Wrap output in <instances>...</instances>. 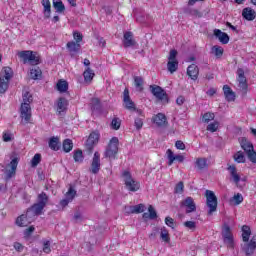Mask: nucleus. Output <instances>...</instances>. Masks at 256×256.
Returning a JSON list of instances; mask_svg holds the SVG:
<instances>
[{
    "label": "nucleus",
    "instance_id": "33",
    "mask_svg": "<svg viewBox=\"0 0 256 256\" xmlns=\"http://www.w3.org/2000/svg\"><path fill=\"white\" fill-rule=\"evenodd\" d=\"M53 7L56 13H65V4L61 0H53Z\"/></svg>",
    "mask_w": 256,
    "mask_h": 256
},
{
    "label": "nucleus",
    "instance_id": "43",
    "mask_svg": "<svg viewBox=\"0 0 256 256\" xmlns=\"http://www.w3.org/2000/svg\"><path fill=\"white\" fill-rule=\"evenodd\" d=\"M143 83H144L143 77L141 76L134 77V85L137 91H143Z\"/></svg>",
    "mask_w": 256,
    "mask_h": 256
},
{
    "label": "nucleus",
    "instance_id": "1",
    "mask_svg": "<svg viewBox=\"0 0 256 256\" xmlns=\"http://www.w3.org/2000/svg\"><path fill=\"white\" fill-rule=\"evenodd\" d=\"M13 77V69L4 67L0 76V93H5L9 89V81Z\"/></svg>",
    "mask_w": 256,
    "mask_h": 256
},
{
    "label": "nucleus",
    "instance_id": "53",
    "mask_svg": "<svg viewBox=\"0 0 256 256\" xmlns=\"http://www.w3.org/2000/svg\"><path fill=\"white\" fill-rule=\"evenodd\" d=\"M149 212V219H157V211H155V208H153L151 205L148 207Z\"/></svg>",
    "mask_w": 256,
    "mask_h": 256
},
{
    "label": "nucleus",
    "instance_id": "32",
    "mask_svg": "<svg viewBox=\"0 0 256 256\" xmlns=\"http://www.w3.org/2000/svg\"><path fill=\"white\" fill-rule=\"evenodd\" d=\"M249 237H251V228L247 225L242 226V239L244 243L249 242Z\"/></svg>",
    "mask_w": 256,
    "mask_h": 256
},
{
    "label": "nucleus",
    "instance_id": "19",
    "mask_svg": "<svg viewBox=\"0 0 256 256\" xmlns=\"http://www.w3.org/2000/svg\"><path fill=\"white\" fill-rule=\"evenodd\" d=\"M137 42L133 39V32H126L124 34L123 45L124 47H135Z\"/></svg>",
    "mask_w": 256,
    "mask_h": 256
},
{
    "label": "nucleus",
    "instance_id": "12",
    "mask_svg": "<svg viewBox=\"0 0 256 256\" xmlns=\"http://www.w3.org/2000/svg\"><path fill=\"white\" fill-rule=\"evenodd\" d=\"M181 207L186 208V213H195L197 211V205L195 204V200L192 197H187L180 203Z\"/></svg>",
    "mask_w": 256,
    "mask_h": 256
},
{
    "label": "nucleus",
    "instance_id": "23",
    "mask_svg": "<svg viewBox=\"0 0 256 256\" xmlns=\"http://www.w3.org/2000/svg\"><path fill=\"white\" fill-rule=\"evenodd\" d=\"M48 145L52 151H59L61 149V142L59 141V137H51L49 139Z\"/></svg>",
    "mask_w": 256,
    "mask_h": 256
},
{
    "label": "nucleus",
    "instance_id": "54",
    "mask_svg": "<svg viewBox=\"0 0 256 256\" xmlns=\"http://www.w3.org/2000/svg\"><path fill=\"white\" fill-rule=\"evenodd\" d=\"M184 227H187V229H190L191 231H195L197 224L193 221H186L184 222Z\"/></svg>",
    "mask_w": 256,
    "mask_h": 256
},
{
    "label": "nucleus",
    "instance_id": "11",
    "mask_svg": "<svg viewBox=\"0 0 256 256\" xmlns=\"http://www.w3.org/2000/svg\"><path fill=\"white\" fill-rule=\"evenodd\" d=\"M237 75H238L237 81L239 83L238 85L239 88L241 89L242 92L247 93V88H248L247 78L245 77V71L243 70V68H239L237 70Z\"/></svg>",
    "mask_w": 256,
    "mask_h": 256
},
{
    "label": "nucleus",
    "instance_id": "21",
    "mask_svg": "<svg viewBox=\"0 0 256 256\" xmlns=\"http://www.w3.org/2000/svg\"><path fill=\"white\" fill-rule=\"evenodd\" d=\"M242 17L246 19V21H255L256 12L252 8H244L242 10Z\"/></svg>",
    "mask_w": 256,
    "mask_h": 256
},
{
    "label": "nucleus",
    "instance_id": "51",
    "mask_svg": "<svg viewBox=\"0 0 256 256\" xmlns=\"http://www.w3.org/2000/svg\"><path fill=\"white\" fill-rule=\"evenodd\" d=\"M41 163V154H35L31 160V167H37Z\"/></svg>",
    "mask_w": 256,
    "mask_h": 256
},
{
    "label": "nucleus",
    "instance_id": "26",
    "mask_svg": "<svg viewBox=\"0 0 256 256\" xmlns=\"http://www.w3.org/2000/svg\"><path fill=\"white\" fill-rule=\"evenodd\" d=\"M223 91L227 101H235V92L231 90V87H229V85H224Z\"/></svg>",
    "mask_w": 256,
    "mask_h": 256
},
{
    "label": "nucleus",
    "instance_id": "29",
    "mask_svg": "<svg viewBox=\"0 0 256 256\" xmlns=\"http://www.w3.org/2000/svg\"><path fill=\"white\" fill-rule=\"evenodd\" d=\"M195 167H197L199 171L207 169V167H209V165L207 164V158H197L195 162Z\"/></svg>",
    "mask_w": 256,
    "mask_h": 256
},
{
    "label": "nucleus",
    "instance_id": "57",
    "mask_svg": "<svg viewBox=\"0 0 256 256\" xmlns=\"http://www.w3.org/2000/svg\"><path fill=\"white\" fill-rule=\"evenodd\" d=\"M165 224L168 226V227H171V229H175V220L171 217H166L165 218Z\"/></svg>",
    "mask_w": 256,
    "mask_h": 256
},
{
    "label": "nucleus",
    "instance_id": "60",
    "mask_svg": "<svg viewBox=\"0 0 256 256\" xmlns=\"http://www.w3.org/2000/svg\"><path fill=\"white\" fill-rule=\"evenodd\" d=\"M247 157H248L249 161H251V163H256V152H255V150L250 151L247 154Z\"/></svg>",
    "mask_w": 256,
    "mask_h": 256
},
{
    "label": "nucleus",
    "instance_id": "40",
    "mask_svg": "<svg viewBox=\"0 0 256 256\" xmlns=\"http://www.w3.org/2000/svg\"><path fill=\"white\" fill-rule=\"evenodd\" d=\"M56 87L60 93H65L69 89V84L65 80H59Z\"/></svg>",
    "mask_w": 256,
    "mask_h": 256
},
{
    "label": "nucleus",
    "instance_id": "50",
    "mask_svg": "<svg viewBox=\"0 0 256 256\" xmlns=\"http://www.w3.org/2000/svg\"><path fill=\"white\" fill-rule=\"evenodd\" d=\"M212 53H214V55L216 57H222L223 56V48L221 46H213L212 47Z\"/></svg>",
    "mask_w": 256,
    "mask_h": 256
},
{
    "label": "nucleus",
    "instance_id": "4",
    "mask_svg": "<svg viewBox=\"0 0 256 256\" xmlns=\"http://www.w3.org/2000/svg\"><path fill=\"white\" fill-rule=\"evenodd\" d=\"M122 177L124 178V183L128 191H132L133 193H135V191H139L141 184L133 179L131 172L124 171Z\"/></svg>",
    "mask_w": 256,
    "mask_h": 256
},
{
    "label": "nucleus",
    "instance_id": "46",
    "mask_svg": "<svg viewBox=\"0 0 256 256\" xmlns=\"http://www.w3.org/2000/svg\"><path fill=\"white\" fill-rule=\"evenodd\" d=\"M230 203L232 205H241V203H243V195H241V193L234 195V197L230 199Z\"/></svg>",
    "mask_w": 256,
    "mask_h": 256
},
{
    "label": "nucleus",
    "instance_id": "52",
    "mask_svg": "<svg viewBox=\"0 0 256 256\" xmlns=\"http://www.w3.org/2000/svg\"><path fill=\"white\" fill-rule=\"evenodd\" d=\"M213 119H215V114L210 112L205 113L202 118L204 123H209V121H213Z\"/></svg>",
    "mask_w": 256,
    "mask_h": 256
},
{
    "label": "nucleus",
    "instance_id": "62",
    "mask_svg": "<svg viewBox=\"0 0 256 256\" xmlns=\"http://www.w3.org/2000/svg\"><path fill=\"white\" fill-rule=\"evenodd\" d=\"M73 37H74L76 43H81L83 41V35L79 32H74Z\"/></svg>",
    "mask_w": 256,
    "mask_h": 256
},
{
    "label": "nucleus",
    "instance_id": "31",
    "mask_svg": "<svg viewBox=\"0 0 256 256\" xmlns=\"http://www.w3.org/2000/svg\"><path fill=\"white\" fill-rule=\"evenodd\" d=\"M160 239L164 243H170L171 242V237L169 236V230H167L166 227H162L160 229Z\"/></svg>",
    "mask_w": 256,
    "mask_h": 256
},
{
    "label": "nucleus",
    "instance_id": "27",
    "mask_svg": "<svg viewBox=\"0 0 256 256\" xmlns=\"http://www.w3.org/2000/svg\"><path fill=\"white\" fill-rule=\"evenodd\" d=\"M37 203L39 205L47 207V203H49V196L47 195V193L41 192L40 194H38Z\"/></svg>",
    "mask_w": 256,
    "mask_h": 256
},
{
    "label": "nucleus",
    "instance_id": "14",
    "mask_svg": "<svg viewBox=\"0 0 256 256\" xmlns=\"http://www.w3.org/2000/svg\"><path fill=\"white\" fill-rule=\"evenodd\" d=\"M43 209H45V206L35 203L31 208H28L26 212L27 217H37L43 213Z\"/></svg>",
    "mask_w": 256,
    "mask_h": 256
},
{
    "label": "nucleus",
    "instance_id": "13",
    "mask_svg": "<svg viewBox=\"0 0 256 256\" xmlns=\"http://www.w3.org/2000/svg\"><path fill=\"white\" fill-rule=\"evenodd\" d=\"M101 170V155L99 152L94 153V157L92 159L90 172L93 173V175H97L99 171Z\"/></svg>",
    "mask_w": 256,
    "mask_h": 256
},
{
    "label": "nucleus",
    "instance_id": "59",
    "mask_svg": "<svg viewBox=\"0 0 256 256\" xmlns=\"http://www.w3.org/2000/svg\"><path fill=\"white\" fill-rule=\"evenodd\" d=\"M43 252L44 253H51V242H49V240L44 241Z\"/></svg>",
    "mask_w": 256,
    "mask_h": 256
},
{
    "label": "nucleus",
    "instance_id": "37",
    "mask_svg": "<svg viewBox=\"0 0 256 256\" xmlns=\"http://www.w3.org/2000/svg\"><path fill=\"white\" fill-rule=\"evenodd\" d=\"M67 109V99L65 98H59L57 103V111L59 114L63 113Z\"/></svg>",
    "mask_w": 256,
    "mask_h": 256
},
{
    "label": "nucleus",
    "instance_id": "55",
    "mask_svg": "<svg viewBox=\"0 0 256 256\" xmlns=\"http://www.w3.org/2000/svg\"><path fill=\"white\" fill-rule=\"evenodd\" d=\"M217 129H219V123H217V122L210 123L207 126V131H211V133H215V131H217Z\"/></svg>",
    "mask_w": 256,
    "mask_h": 256
},
{
    "label": "nucleus",
    "instance_id": "15",
    "mask_svg": "<svg viewBox=\"0 0 256 256\" xmlns=\"http://www.w3.org/2000/svg\"><path fill=\"white\" fill-rule=\"evenodd\" d=\"M75 195H77V191L73 189V186H70L66 192V198L60 201L61 207H67L75 199Z\"/></svg>",
    "mask_w": 256,
    "mask_h": 256
},
{
    "label": "nucleus",
    "instance_id": "20",
    "mask_svg": "<svg viewBox=\"0 0 256 256\" xmlns=\"http://www.w3.org/2000/svg\"><path fill=\"white\" fill-rule=\"evenodd\" d=\"M187 75H189L192 81H197L199 77V67L195 64H191L187 68Z\"/></svg>",
    "mask_w": 256,
    "mask_h": 256
},
{
    "label": "nucleus",
    "instance_id": "9",
    "mask_svg": "<svg viewBox=\"0 0 256 256\" xmlns=\"http://www.w3.org/2000/svg\"><path fill=\"white\" fill-rule=\"evenodd\" d=\"M222 237L227 247L233 248V233H231V227L225 224L222 229Z\"/></svg>",
    "mask_w": 256,
    "mask_h": 256
},
{
    "label": "nucleus",
    "instance_id": "3",
    "mask_svg": "<svg viewBox=\"0 0 256 256\" xmlns=\"http://www.w3.org/2000/svg\"><path fill=\"white\" fill-rule=\"evenodd\" d=\"M119 152V138L113 137L104 153V157H107L110 159V161H113V159H116L117 153Z\"/></svg>",
    "mask_w": 256,
    "mask_h": 256
},
{
    "label": "nucleus",
    "instance_id": "25",
    "mask_svg": "<svg viewBox=\"0 0 256 256\" xmlns=\"http://www.w3.org/2000/svg\"><path fill=\"white\" fill-rule=\"evenodd\" d=\"M228 171L230 173V177L231 179L237 184L239 183V181H241V176H239V174L237 173V168L235 167V165H230L228 167Z\"/></svg>",
    "mask_w": 256,
    "mask_h": 256
},
{
    "label": "nucleus",
    "instance_id": "39",
    "mask_svg": "<svg viewBox=\"0 0 256 256\" xmlns=\"http://www.w3.org/2000/svg\"><path fill=\"white\" fill-rule=\"evenodd\" d=\"M27 219H31L27 214L19 216L16 219V225H18V227H27Z\"/></svg>",
    "mask_w": 256,
    "mask_h": 256
},
{
    "label": "nucleus",
    "instance_id": "8",
    "mask_svg": "<svg viewBox=\"0 0 256 256\" xmlns=\"http://www.w3.org/2000/svg\"><path fill=\"white\" fill-rule=\"evenodd\" d=\"M20 117L22 119V123H24L25 125H27V123L31 122V117H32L31 105L26 104V103L21 104Z\"/></svg>",
    "mask_w": 256,
    "mask_h": 256
},
{
    "label": "nucleus",
    "instance_id": "22",
    "mask_svg": "<svg viewBox=\"0 0 256 256\" xmlns=\"http://www.w3.org/2000/svg\"><path fill=\"white\" fill-rule=\"evenodd\" d=\"M154 123L157 125V127H166L167 125V116L163 113H158L154 119Z\"/></svg>",
    "mask_w": 256,
    "mask_h": 256
},
{
    "label": "nucleus",
    "instance_id": "64",
    "mask_svg": "<svg viewBox=\"0 0 256 256\" xmlns=\"http://www.w3.org/2000/svg\"><path fill=\"white\" fill-rule=\"evenodd\" d=\"M184 187L183 182H179L175 187V193H181Z\"/></svg>",
    "mask_w": 256,
    "mask_h": 256
},
{
    "label": "nucleus",
    "instance_id": "28",
    "mask_svg": "<svg viewBox=\"0 0 256 256\" xmlns=\"http://www.w3.org/2000/svg\"><path fill=\"white\" fill-rule=\"evenodd\" d=\"M66 47L70 53H78L79 49H81V44L71 41L66 44Z\"/></svg>",
    "mask_w": 256,
    "mask_h": 256
},
{
    "label": "nucleus",
    "instance_id": "48",
    "mask_svg": "<svg viewBox=\"0 0 256 256\" xmlns=\"http://www.w3.org/2000/svg\"><path fill=\"white\" fill-rule=\"evenodd\" d=\"M111 128L115 131H119V129L121 128V119L114 118L111 122Z\"/></svg>",
    "mask_w": 256,
    "mask_h": 256
},
{
    "label": "nucleus",
    "instance_id": "2",
    "mask_svg": "<svg viewBox=\"0 0 256 256\" xmlns=\"http://www.w3.org/2000/svg\"><path fill=\"white\" fill-rule=\"evenodd\" d=\"M18 57L23 61L24 65L29 63V65H39V56H37V52H33L31 50H24L18 52Z\"/></svg>",
    "mask_w": 256,
    "mask_h": 256
},
{
    "label": "nucleus",
    "instance_id": "44",
    "mask_svg": "<svg viewBox=\"0 0 256 256\" xmlns=\"http://www.w3.org/2000/svg\"><path fill=\"white\" fill-rule=\"evenodd\" d=\"M90 105L92 111H101V101L98 98H92Z\"/></svg>",
    "mask_w": 256,
    "mask_h": 256
},
{
    "label": "nucleus",
    "instance_id": "34",
    "mask_svg": "<svg viewBox=\"0 0 256 256\" xmlns=\"http://www.w3.org/2000/svg\"><path fill=\"white\" fill-rule=\"evenodd\" d=\"M167 69L170 73H175L179 69V61L177 60H168Z\"/></svg>",
    "mask_w": 256,
    "mask_h": 256
},
{
    "label": "nucleus",
    "instance_id": "35",
    "mask_svg": "<svg viewBox=\"0 0 256 256\" xmlns=\"http://www.w3.org/2000/svg\"><path fill=\"white\" fill-rule=\"evenodd\" d=\"M62 147L65 153H71V151H73V140L65 139L63 141Z\"/></svg>",
    "mask_w": 256,
    "mask_h": 256
},
{
    "label": "nucleus",
    "instance_id": "10",
    "mask_svg": "<svg viewBox=\"0 0 256 256\" xmlns=\"http://www.w3.org/2000/svg\"><path fill=\"white\" fill-rule=\"evenodd\" d=\"M123 103L125 109L128 111H137V108L135 107V102L131 100V96H129V89L125 88L123 92Z\"/></svg>",
    "mask_w": 256,
    "mask_h": 256
},
{
    "label": "nucleus",
    "instance_id": "6",
    "mask_svg": "<svg viewBox=\"0 0 256 256\" xmlns=\"http://www.w3.org/2000/svg\"><path fill=\"white\" fill-rule=\"evenodd\" d=\"M206 201L209 207L208 214L212 215L214 211H217V196L211 190H206Z\"/></svg>",
    "mask_w": 256,
    "mask_h": 256
},
{
    "label": "nucleus",
    "instance_id": "38",
    "mask_svg": "<svg viewBox=\"0 0 256 256\" xmlns=\"http://www.w3.org/2000/svg\"><path fill=\"white\" fill-rule=\"evenodd\" d=\"M84 75V80L86 83H91L93 81V78L95 77V72L91 70V68H87L85 72L83 73Z\"/></svg>",
    "mask_w": 256,
    "mask_h": 256
},
{
    "label": "nucleus",
    "instance_id": "45",
    "mask_svg": "<svg viewBox=\"0 0 256 256\" xmlns=\"http://www.w3.org/2000/svg\"><path fill=\"white\" fill-rule=\"evenodd\" d=\"M73 159L75 163H83V151L81 149L75 150Z\"/></svg>",
    "mask_w": 256,
    "mask_h": 256
},
{
    "label": "nucleus",
    "instance_id": "24",
    "mask_svg": "<svg viewBox=\"0 0 256 256\" xmlns=\"http://www.w3.org/2000/svg\"><path fill=\"white\" fill-rule=\"evenodd\" d=\"M240 145L241 148L245 151L246 155L251 153L252 150H254L253 144L249 140H247V138H241Z\"/></svg>",
    "mask_w": 256,
    "mask_h": 256
},
{
    "label": "nucleus",
    "instance_id": "49",
    "mask_svg": "<svg viewBox=\"0 0 256 256\" xmlns=\"http://www.w3.org/2000/svg\"><path fill=\"white\" fill-rule=\"evenodd\" d=\"M234 161H236V163H245V155H243V152H237L234 155Z\"/></svg>",
    "mask_w": 256,
    "mask_h": 256
},
{
    "label": "nucleus",
    "instance_id": "36",
    "mask_svg": "<svg viewBox=\"0 0 256 256\" xmlns=\"http://www.w3.org/2000/svg\"><path fill=\"white\" fill-rule=\"evenodd\" d=\"M41 75H43V72L39 67H34L30 70V77L34 80L41 79Z\"/></svg>",
    "mask_w": 256,
    "mask_h": 256
},
{
    "label": "nucleus",
    "instance_id": "30",
    "mask_svg": "<svg viewBox=\"0 0 256 256\" xmlns=\"http://www.w3.org/2000/svg\"><path fill=\"white\" fill-rule=\"evenodd\" d=\"M42 6L44 7V17L49 19L51 17V2L49 0H42Z\"/></svg>",
    "mask_w": 256,
    "mask_h": 256
},
{
    "label": "nucleus",
    "instance_id": "47",
    "mask_svg": "<svg viewBox=\"0 0 256 256\" xmlns=\"http://www.w3.org/2000/svg\"><path fill=\"white\" fill-rule=\"evenodd\" d=\"M186 13L188 15H191V17H197V18H201L203 17V13H201L199 10L197 9H187Z\"/></svg>",
    "mask_w": 256,
    "mask_h": 256
},
{
    "label": "nucleus",
    "instance_id": "58",
    "mask_svg": "<svg viewBox=\"0 0 256 256\" xmlns=\"http://www.w3.org/2000/svg\"><path fill=\"white\" fill-rule=\"evenodd\" d=\"M2 139L5 143H9L10 141H13V134L4 132Z\"/></svg>",
    "mask_w": 256,
    "mask_h": 256
},
{
    "label": "nucleus",
    "instance_id": "17",
    "mask_svg": "<svg viewBox=\"0 0 256 256\" xmlns=\"http://www.w3.org/2000/svg\"><path fill=\"white\" fill-rule=\"evenodd\" d=\"M167 158H168V165L171 166L175 161H178V163H183L185 161V156L183 155H175L171 149H168L166 151Z\"/></svg>",
    "mask_w": 256,
    "mask_h": 256
},
{
    "label": "nucleus",
    "instance_id": "61",
    "mask_svg": "<svg viewBox=\"0 0 256 256\" xmlns=\"http://www.w3.org/2000/svg\"><path fill=\"white\" fill-rule=\"evenodd\" d=\"M168 61H177V50H171Z\"/></svg>",
    "mask_w": 256,
    "mask_h": 256
},
{
    "label": "nucleus",
    "instance_id": "7",
    "mask_svg": "<svg viewBox=\"0 0 256 256\" xmlns=\"http://www.w3.org/2000/svg\"><path fill=\"white\" fill-rule=\"evenodd\" d=\"M151 93L156 97V99H159V101H163V103H169V98L167 96V92L161 86H150Z\"/></svg>",
    "mask_w": 256,
    "mask_h": 256
},
{
    "label": "nucleus",
    "instance_id": "42",
    "mask_svg": "<svg viewBox=\"0 0 256 256\" xmlns=\"http://www.w3.org/2000/svg\"><path fill=\"white\" fill-rule=\"evenodd\" d=\"M22 99V103H25L26 105H31V103H33V95H31L29 91L23 92Z\"/></svg>",
    "mask_w": 256,
    "mask_h": 256
},
{
    "label": "nucleus",
    "instance_id": "18",
    "mask_svg": "<svg viewBox=\"0 0 256 256\" xmlns=\"http://www.w3.org/2000/svg\"><path fill=\"white\" fill-rule=\"evenodd\" d=\"M214 35L222 45H227V43H229V35L220 29H215Z\"/></svg>",
    "mask_w": 256,
    "mask_h": 256
},
{
    "label": "nucleus",
    "instance_id": "41",
    "mask_svg": "<svg viewBox=\"0 0 256 256\" xmlns=\"http://www.w3.org/2000/svg\"><path fill=\"white\" fill-rule=\"evenodd\" d=\"M255 249L256 247L251 245V244H244L242 246V251H244V253L247 255V256H250V255H253V253H255Z\"/></svg>",
    "mask_w": 256,
    "mask_h": 256
},
{
    "label": "nucleus",
    "instance_id": "16",
    "mask_svg": "<svg viewBox=\"0 0 256 256\" xmlns=\"http://www.w3.org/2000/svg\"><path fill=\"white\" fill-rule=\"evenodd\" d=\"M19 165V159L14 158L11 160V162L8 164V167H10V170L6 171V179H11L12 177H15V173H17V166Z\"/></svg>",
    "mask_w": 256,
    "mask_h": 256
},
{
    "label": "nucleus",
    "instance_id": "5",
    "mask_svg": "<svg viewBox=\"0 0 256 256\" xmlns=\"http://www.w3.org/2000/svg\"><path fill=\"white\" fill-rule=\"evenodd\" d=\"M99 143V134L92 132L85 143V151L88 155L93 154V149H95V145Z\"/></svg>",
    "mask_w": 256,
    "mask_h": 256
},
{
    "label": "nucleus",
    "instance_id": "56",
    "mask_svg": "<svg viewBox=\"0 0 256 256\" xmlns=\"http://www.w3.org/2000/svg\"><path fill=\"white\" fill-rule=\"evenodd\" d=\"M143 211H145V205L138 204V205L133 206L132 212H134V213H143Z\"/></svg>",
    "mask_w": 256,
    "mask_h": 256
},
{
    "label": "nucleus",
    "instance_id": "63",
    "mask_svg": "<svg viewBox=\"0 0 256 256\" xmlns=\"http://www.w3.org/2000/svg\"><path fill=\"white\" fill-rule=\"evenodd\" d=\"M134 125L136 127V129H141L143 127V118H136Z\"/></svg>",
    "mask_w": 256,
    "mask_h": 256
}]
</instances>
